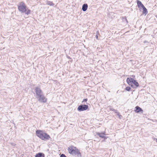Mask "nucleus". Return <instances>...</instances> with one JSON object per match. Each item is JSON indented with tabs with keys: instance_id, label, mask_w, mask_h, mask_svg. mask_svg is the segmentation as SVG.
I'll return each instance as SVG.
<instances>
[{
	"instance_id": "39448f33",
	"label": "nucleus",
	"mask_w": 157,
	"mask_h": 157,
	"mask_svg": "<svg viewBox=\"0 0 157 157\" xmlns=\"http://www.w3.org/2000/svg\"><path fill=\"white\" fill-rule=\"evenodd\" d=\"M34 90L35 93L33 94H35L34 95L36 97L43 93L42 90L38 86L36 87Z\"/></svg>"
},
{
	"instance_id": "6e6552de",
	"label": "nucleus",
	"mask_w": 157,
	"mask_h": 157,
	"mask_svg": "<svg viewBox=\"0 0 157 157\" xmlns=\"http://www.w3.org/2000/svg\"><path fill=\"white\" fill-rule=\"evenodd\" d=\"M135 109L134 111L136 113H142L143 112V110L138 106H136Z\"/></svg>"
},
{
	"instance_id": "a211bd4d",
	"label": "nucleus",
	"mask_w": 157,
	"mask_h": 157,
	"mask_svg": "<svg viewBox=\"0 0 157 157\" xmlns=\"http://www.w3.org/2000/svg\"><path fill=\"white\" fill-rule=\"evenodd\" d=\"M131 87L129 86L126 87L125 88V90L128 91H130L131 90Z\"/></svg>"
},
{
	"instance_id": "1a4fd4ad",
	"label": "nucleus",
	"mask_w": 157,
	"mask_h": 157,
	"mask_svg": "<svg viewBox=\"0 0 157 157\" xmlns=\"http://www.w3.org/2000/svg\"><path fill=\"white\" fill-rule=\"evenodd\" d=\"M131 79L132 80V85H133L132 84H133L136 86V87H134V88H136L138 87L139 86L138 83L136 81V80H135L133 78V79Z\"/></svg>"
},
{
	"instance_id": "f03ea898",
	"label": "nucleus",
	"mask_w": 157,
	"mask_h": 157,
	"mask_svg": "<svg viewBox=\"0 0 157 157\" xmlns=\"http://www.w3.org/2000/svg\"><path fill=\"white\" fill-rule=\"evenodd\" d=\"M36 133L37 136L42 140H48L50 138L49 135L41 130H37L36 131Z\"/></svg>"
},
{
	"instance_id": "7ed1b4c3",
	"label": "nucleus",
	"mask_w": 157,
	"mask_h": 157,
	"mask_svg": "<svg viewBox=\"0 0 157 157\" xmlns=\"http://www.w3.org/2000/svg\"><path fill=\"white\" fill-rule=\"evenodd\" d=\"M26 6L23 2H21L18 5V8L19 11L21 13H25L26 11Z\"/></svg>"
},
{
	"instance_id": "423d86ee",
	"label": "nucleus",
	"mask_w": 157,
	"mask_h": 157,
	"mask_svg": "<svg viewBox=\"0 0 157 157\" xmlns=\"http://www.w3.org/2000/svg\"><path fill=\"white\" fill-rule=\"evenodd\" d=\"M88 108V106L86 105H79L77 108L78 111L81 112L87 110Z\"/></svg>"
},
{
	"instance_id": "f8f14e48",
	"label": "nucleus",
	"mask_w": 157,
	"mask_h": 157,
	"mask_svg": "<svg viewBox=\"0 0 157 157\" xmlns=\"http://www.w3.org/2000/svg\"><path fill=\"white\" fill-rule=\"evenodd\" d=\"M88 8V5L86 4H84L82 5V10L83 11H86Z\"/></svg>"
},
{
	"instance_id": "dca6fc26",
	"label": "nucleus",
	"mask_w": 157,
	"mask_h": 157,
	"mask_svg": "<svg viewBox=\"0 0 157 157\" xmlns=\"http://www.w3.org/2000/svg\"><path fill=\"white\" fill-rule=\"evenodd\" d=\"M31 12V10L29 9H28L26 8V11L25 12V14L27 15H29L30 14Z\"/></svg>"
},
{
	"instance_id": "393cba45",
	"label": "nucleus",
	"mask_w": 157,
	"mask_h": 157,
	"mask_svg": "<svg viewBox=\"0 0 157 157\" xmlns=\"http://www.w3.org/2000/svg\"><path fill=\"white\" fill-rule=\"evenodd\" d=\"M156 142H157V139H156Z\"/></svg>"
},
{
	"instance_id": "2eb2a0df",
	"label": "nucleus",
	"mask_w": 157,
	"mask_h": 157,
	"mask_svg": "<svg viewBox=\"0 0 157 157\" xmlns=\"http://www.w3.org/2000/svg\"><path fill=\"white\" fill-rule=\"evenodd\" d=\"M46 4L48 5H49L50 6H54V4L52 2H51L50 1H48L47 2Z\"/></svg>"
},
{
	"instance_id": "aec40b11",
	"label": "nucleus",
	"mask_w": 157,
	"mask_h": 157,
	"mask_svg": "<svg viewBox=\"0 0 157 157\" xmlns=\"http://www.w3.org/2000/svg\"><path fill=\"white\" fill-rule=\"evenodd\" d=\"M60 157H67L65 155H64V154H62L60 155Z\"/></svg>"
},
{
	"instance_id": "a878e982",
	"label": "nucleus",
	"mask_w": 157,
	"mask_h": 157,
	"mask_svg": "<svg viewBox=\"0 0 157 157\" xmlns=\"http://www.w3.org/2000/svg\"><path fill=\"white\" fill-rule=\"evenodd\" d=\"M21 157H23V156H22Z\"/></svg>"
},
{
	"instance_id": "0eeeda50",
	"label": "nucleus",
	"mask_w": 157,
	"mask_h": 157,
	"mask_svg": "<svg viewBox=\"0 0 157 157\" xmlns=\"http://www.w3.org/2000/svg\"><path fill=\"white\" fill-rule=\"evenodd\" d=\"M96 135L98 136L99 137L103 138L104 140H106L107 137L105 136V132L104 131L101 132H97L96 133Z\"/></svg>"
},
{
	"instance_id": "6ab92c4d",
	"label": "nucleus",
	"mask_w": 157,
	"mask_h": 157,
	"mask_svg": "<svg viewBox=\"0 0 157 157\" xmlns=\"http://www.w3.org/2000/svg\"><path fill=\"white\" fill-rule=\"evenodd\" d=\"M117 115L118 116L119 118L120 119H121V118L122 117V116L119 113H118V114H117Z\"/></svg>"
},
{
	"instance_id": "9b49d317",
	"label": "nucleus",
	"mask_w": 157,
	"mask_h": 157,
	"mask_svg": "<svg viewBox=\"0 0 157 157\" xmlns=\"http://www.w3.org/2000/svg\"><path fill=\"white\" fill-rule=\"evenodd\" d=\"M133 79V78H128L127 79V82L128 85H130L131 87H133V85H132V79Z\"/></svg>"
},
{
	"instance_id": "f257e3e1",
	"label": "nucleus",
	"mask_w": 157,
	"mask_h": 157,
	"mask_svg": "<svg viewBox=\"0 0 157 157\" xmlns=\"http://www.w3.org/2000/svg\"><path fill=\"white\" fill-rule=\"evenodd\" d=\"M67 150L69 153L71 155H75L78 157L82 156L81 153L79 150L76 147L73 145H71L68 147Z\"/></svg>"
},
{
	"instance_id": "f3484780",
	"label": "nucleus",
	"mask_w": 157,
	"mask_h": 157,
	"mask_svg": "<svg viewBox=\"0 0 157 157\" xmlns=\"http://www.w3.org/2000/svg\"><path fill=\"white\" fill-rule=\"evenodd\" d=\"M99 35V31H97L96 32V39L97 40L98 39V36Z\"/></svg>"
},
{
	"instance_id": "20e7f679",
	"label": "nucleus",
	"mask_w": 157,
	"mask_h": 157,
	"mask_svg": "<svg viewBox=\"0 0 157 157\" xmlns=\"http://www.w3.org/2000/svg\"><path fill=\"white\" fill-rule=\"evenodd\" d=\"M36 98L41 103H46L47 101V98L45 97L43 93L36 96Z\"/></svg>"
},
{
	"instance_id": "b1692460",
	"label": "nucleus",
	"mask_w": 157,
	"mask_h": 157,
	"mask_svg": "<svg viewBox=\"0 0 157 157\" xmlns=\"http://www.w3.org/2000/svg\"><path fill=\"white\" fill-rule=\"evenodd\" d=\"M132 76L133 77H135V76H134V75H132Z\"/></svg>"
},
{
	"instance_id": "5701e85b",
	"label": "nucleus",
	"mask_w": 157,
	"mask_h": 157,
	"mask_svg": "<svg viewBox=\"0 0 157 157\" xmlns=\"http://www.w3.org/2000/svg\"><path fill=\"white\" fill-rule=\"evenodd\" d=\"M110 110L112 111H115V109L113 108H110Z\"/></svg>"
},
{
	"instance_id": "4be33fe9",
	"label": "nucleus",
	"mask_w": 157,
	"mask_h": 157,
	"mask_svg": "<svg viewBox=\"0 0 157 157\" xmlns=\"http://www.w3.org/2000/svg\"><path fill=\"white\" fill-rule=\"evenodd\" d=\"M115 113H116L117 114H118V113H119V112H118V111H117V110H115Z\"/></svg>"
},
{
	"instance_id": "ddd939ff",
	"label": "nucleus",
	"mask_w": 157,
	"mask_h": 157,
	"mask_svg": "<svg viewBox=\"0 0 157 157\" xmlns=\"http://www.w3.org/2000/svg\"><path fill=\"white\" fill-rule=\"evenodd\" d=\"M35 157H44V155L43 153H39L36 154Z\"/></svg>"
},
{
	"instance_id": "9d476101",
	"label": "nucleus",
	"mask_w": 157,
	"mask_h": 157,
	"mask_svg": "<svg viewBox=\"0 0 157 157\" xmlns=\"http://www.w3.org/2000/svg\"><path fill=\"white\" fill-rule=\"evenodd\" d=\"M137 4L140 10L142 9V8L144 6V5L142 4V2L139 0H137Z\"/></svg>"
},
{
	"instance_id": "412c9836",
	"label": "nucleus",
	"mask_w": 157,
	"mask_h": 157,
	"mask_svg": "<svg viewBox=\"0 0 157 157\" xmlns=\"http://www.w3.org/2000/svg\"><path fill=\"white\" fill-rule=\"evenodd\" d=\"M88 100V99L87 98H85V99H84L82 101V102H86Z\"/></svg>"
},
{
	"instance_id": "4468645a",
	"label": "nucleus",
	"mask_w": 157,
	"mask_h": 157,
	"mask_svg": "<svg viewBox=\"0 0 157 157\" xmlns=\"http://www.w3.org/2000/svg\"><path fill=\"white\" fill-rule=\"evenodd\" d=\"M142 9H143V14H147L148 12L147 10V9L145 7V6H144L142 8Z\"/></svg>"
}]
</instances>
